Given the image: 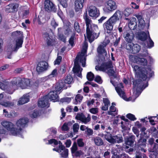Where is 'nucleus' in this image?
Returning a JSON list of instances; mask_svg holds the SVG:
<instances>
[{
    "label": "nucleus",
    "mask_w": 158,
    "mask_h": 158,
    "mask_svg": "<svg viewBox=\"0 0 158 158\" xmlns=\"http://www.w3.org/2000/svg\"><path fill=\"white\" fill-rule=\"evenodd\" d=\"M132 67L138 78L133 82L134 92L132 97L135 99L140 94L141 91L148 86V82L146 81L147 76L152 77L153 73L149 68L142 69L138 65L133 66Z\"/></svg>",
    "instance_id": "1"
},
{
    "label": "nucleus",
    "mask_w": 158,
    "mask_h": 158,
    "mask_svg": "<svg viewBox=\"0 0 158 158\" xmlns=\"http://www.w3.org/2000/svg\"><path fill=\"white\" fill-rule=\"evenodd\" d=\"M83 17L86 26L87 37L89 42L91 43L95 39H97L98 37L100 32H97L98 31L97 25L92 23V20L87 15V13H84Z\"/></svg>",
    "instance_id": "2"
},
{
    "label": "nucleus",
    "mask_w": 158,
    "mask_h": 158,
    "mask_svg": "<svg viewBox=\"0 0 158 158\" xmlns=\"http://www.w3.org/2000/svg\"><path fill=\"white\" fill-rule=\"evenodd\" d=\"M87 47V44L85 43L81 52L78 54L74 62V66L73 69V71L76 75L80 77H82L81 72L82 70L81 68L80 65L81 64L82 67H84L85 66Z\"/></svg>",
    "instance_id": "3"
},
{
    "label": "nucleus",
    "mask_w": 158,
    "mask_h": 158,
    "mask_svg": "<svg viewBox=\"0 0 158 158\" xmlns=\"http://www.w3.org/2000/svg\"><path fill=\"white\" fill-rule=\"evenodd\" d=\"M30 82V80L27 79H21L20 78H15L10 84V86L11 88L12 91L8 93L10 94H12L18 87L22 89L26 88L29 85Z\"/></svg>",
    "instance_id": "4"
},
{
    "label": "nucleus",
    "mask_w": 158,
    "mask_h": 158,
    "mask_svg": "<svg viewBox=\"0 0 158 158\" xmlns=\"http://www.w3.org/2000/svg\"><path fill=\"white\" fill-rule=\"evenodd\" d=\"M15 34H18L19 36V38L16 40V43H11L7 46V50L10 55L12 52L13 51H17V50L22 47L23 43V32L21 31H16L14 32ZM7 58L10 59L11 58V55L7 56Z\"/></svg>",
    "instance_id": "5"
},
{
    "label": "nucleus",
    "mask_w": 158,
    "mask_h": 158,
    "mask_svg": "<svg viewBox=\"0 0 158 158\" xmlns=\"http://www.w3.org/2000/svg\"><path fill=\"white\" fill-rule=\"evenodd\" d=\"M1 124L4 128L10 131V134L12 135H16L20 133L21 128L18 129L14 127V124L10 122L3 121L2 122Z\"/></svg>",
    "instance_id": "6"
},
{
    "label": "nucleus",
    "mask_w": 158,
    "mask_h": 158,
    "mask_svg": "<svg viewBox=\"0 0 158 158\" xmlns=\"http://www.w3.org/2000/svg\"><path fill=\"white\" fill-rule=\"evenodd\" d=\"M146 56V53H139L136 56H130V58L133 62H135L143 66H146L148 64V61L144 58Z\"/></svg>",
    "instance_id": "7"
},
{
    "label": "nucleus",
    "mask_w": 158,
    "mask_h": 158,
    "mask_svg": "<svg viewBox=\"0 0 158 158\" xmlns=\"http://www.w3.org/2000/svg\"><path fill=\"white\" fill-rule=\"evenodd\" d=\"M106 139L111 144L115 143H121L123 142V138L121 135H118L112 136L111 134L109 132H107L106 134L104 135Z\"/></svg>",
    "instance_id": "8"
},
{
    "label": "nucleus",
    "mask_w": 158,
    "mask_h": 158,
    "mask_svg": "<svg viewBox=\"0 0 158 158\" xmlns=\"http://www.w3.org/2000/svg\"><path fill=\"white\" fill-rule=\"evenodd\" d=\"M117 8L115 2L111 0H109L106 6L103 8V10L106 13H109L112 12L116 10Z\"/></svg>",
    "instance_id": "9"
},
{
    "label": "nucleus",
    "mask_w": 158,
    "mask_h": 158,
    "mask_svg": "<svg viewBox=\"0 0 158 158\" xmlns=\"http://www.w3.org/2000/svg\"><path fill=\"white\" fill-rule=\"evenodd\" d=\"M76 118L77 120H80L84 124H88L91 120V117L89 114H88L87 116L85 115L83 113H78L76 115Z\"/></svg>",
    "instance_id": "10"
},
{
    "label": "nucleus",
    "mask_w": 158,
    "mask_h": 158,
    "mask_svg": "<svg viewBox=\"0 0 158 158\" xmlns=\"http://www.w3.org/2000/svg\"><path fill=\"white\" fill-rule=\"evenodd\" d=\"M88 12L89 16L93 18L96 19L99 15V10L94 6H91L89 7Z\"/></svg>",
    "instance_id": "11"
},
{
    "label": "nucleus",
    "mask_w": 158,
    "mask_h": 158,
    "mask_svg": "<svg viewBox=\"0 0 158 158\" xmlns=\"http://www.w3.org/2000/svg\"><path fill=\"white\" fill-rule=\"evenodd\" d=\"M135 16L139 22L138 29L139 30H143L145 27V23L143 18V14L139 13L135 14Z\"/></svg>",
    "instance_id": "12"
},
{
    "label": "nucleus",
    "mask_w": 158,
    "mask_h": 158,
    "mask_svg": "<svg viewBox=\"0 0 158 158\" xmlns=\"http://www.w3.org/2000/svg\"><path fill=\"white\" fill-rule=\"evenodd\" d=\"M48 68V64L45 61H42L38 63L36 70L39 73H42L46 71Z\"/></svg>",
    "instance_id": "13"
},
{
    "label": "nucleus",
    "mask_w": 158,
    "mask_h": 158,
    "mask_svg": "<svg viewBox=\"0 0 158 158\" xmlns=\"http://www.w3.org/2000/svg\"><path fill=\"white\" fill-rule=\"evenodd\" d=\"M77 143L76 142H74L71 148V153L73 156L80 157L83 154V153L81 151L77 150Z\"/></svg>",
    "instance_id": "14"
},
{
    "label": "nucleus",
    "mask_w": 158,
    "mask_h": 158,
    "mask_svg": "<svg viewBox=\"0 0 158 158\" xmlns=\"http://www.w3.org/2000/svg\"><path fill=\"white\" fill-rule=\"evenodd\" d=\"M44 9L45 10L48 12L51 11L56 12V9L54 5L49 0H45L44 2Z\"/></svg>",
    "instance_id": "15"
},
{
    "label": "nucleus",
    "mask_w": 158,
    "mask_h": 158,
    "mask_svg": "<svg viewBox=\"0 0 158 158\" xmlns=\"http://www.w3.org/2000/svg\"><path fill=\"white\" fill-rule=\"evenodd\" d=\"M116 23L114 20L110 18L103 25L104 27L107 30L111 31L112 30L114 26Z\"/></svg>",
    "instance_id": "16"
},
{
    "label": "nucleus",
    "mask_w": 158,
    "mask_h": 158,
    "mask_svg": "<svg viewBox=\"0 0 158 158\" xmlns=\"http://www.w3.org/2000/svg\"><path fill=\"white\" fill-rule=\"evenodd\" d=\"M48 100L47 98V97L44 96L43 98H40L38 102V106L41 108L48 107L49 105L48 102Z\"/></svg>",
    "instance_id": "17"
},
{
    "label": "nucleus",
    "mask_w": 158,
    "mask_h": 158,
    "mask_svg": "<svg viewBox=\"0 0 158 158\" xmlns=\"http://www.w3.org/2000/svg\"><path fill=\"white\" fill-rule=\"evenodd\" d=\"M28 122V119L26 118L19 119L16 123V126L17 127L16 128L18 129H19V128H21L20 132L22 130V128L24 127Z\"/></svg>",
    "instance_id": "18"
},
{
    "label": "nucleus",
    "mask_w": 158,
    "mask_h": 158,
    "mask_svg": "<svg viewBox=\"0 0 158 158\" xmlns=\"http://www.w3.org/2000/svg\"><path fill=\"white\" fill-rule=\"evenodd\" d=\"M19 5L16 3H12L6 6L5 10L8 13L14 12L17 10Z\"/></svg>",
    "instance_id": "19"
},
{
    "label": "nucleus",
    "mask_w": 158,
    "mask_h": 158,
    "mask_svg": "<svg viewBox=\"0 0 158 158\" xmlns=\"http://www.w3.org/2000/svg\"><path fill=\"white\" fill-rule=\"evenodd\" d=\"M113 67L112 62L109 61L102 64L98 69L99 70L106 72L109 69L112 68Z\"/></svg>",
    "instance_id": "20"
},
{
    "label": "nucleus",
    "mask_w": 158,
    "mask_h": 158,
    "mask_svg": "<svg viewBox=\"0 0 158 158\" xmlns=\"http://www.w3.org/2000/svg\"><path fill=\"white\" fill-rule=\"evenodd\" d=\"M42 36L48 46L53 45L54 40L52 39V37L50 36L48 33L45 32L43 34Z\"/></svg>",
    "instance_id": "21"
},
{
    "label": "nucleus",
    "mask_w": 158,
    "mask_h": 158,
    "mask_svg": "<svg viewBox=\"0 0 158 158\" xmlns=\"http://www.w3.org/2000/svg\"><path fill=\"white\" fill-rule=\"evenodd\" d=\"M123 88V83H120L115 87V89L120 96L125 99V93L122 89Z\"/></svg>",
    "instance_id": "22"
},
{
    "label": "nucleus",
    "mask_w": 158,
    "mask_h": 158,
    "mask_svg": "<svg viewBox=\"0 0 158 158\" xmlns=\"http://www.w3.org/2000/svg\"><path fill=\"white\" fill-rule=\"evenodd\" d=\"M45 96L47 97V98L48 100V101H56L58 98L57 92L55 91L50 92L48 94Z\"/></svg>",
    "instance_id": "23"
},
{
    "label": "nucleus",
    "mask_w": 158,
    "mask_h": 158,
    "mask_svg": "<svg viewBox=\"0 0 158 158\" xmlns=\"http://www.w3.org/2000/svg\"><path fill=\"white\" fill-rule=\"evenodd\" d=\"M85 0H76L75 3V9L76 11L81 10L83 7V3Z\"/></svg>",
    "instance_id": "24"
},
{
    "label": "nucleus",
    "mask_w": 158,
    "mask_h": 158,
    "mask_svg": "<svg viewBox=\"0 0 158 158\" xmlns=\"http://www.w3.org/2000/svg\"><path fill=\"white\" fill-rule=\"evenodd\" d=\"M60 152L61 156L63 158H67L68 156L69 150L65 148L64 146H61L59 147Z\"/></svg>",
    "instance_id": "25"
},
{
    "label": "nucleus",
    "mask_w": 158,
    "mask_h": 158,
    "mask_svg": "<svg viewBox=\"0 0 158 158\" xmlns=\"http://www.w3.org/2000/svg\"><path fill=\"white\" fill-rule=\"evenodd\" d=\"M123 14L119 10H117L114 15L110 17L111 19L116 23L118 20L121 19L122 17Z\"/></svg>",
    "instance_id": "26"
},
{
    "label": "nucleus",
    "mask_w": 158,
    "mask_h": 158,
    "mask_svg": "<svg viewBox=\"0 0 158 158\" xmlns=\"http://www.w3.org/2000/svg\"><path fill=\"white\" fill-rule=\"evenodd\" d=\"M134 34L131 31L124 35L125 40L128 43H131L134 38Z\"/></svg>",
    "instance_id": "27"
},
{
    "label": "nucleus",
    "mask_w": 158,
    "mask_h": 158,
    "mask_svg": "<svg viewBox=\"0 0 158 158\" xmlns=\"http://www.w3.org/2000/svg\"><path fill=\"white\" fill-rule=\"evenodd\" d=\"M30 96L28 94L23 95L18 101V104L19 105L24 104L29 101Z\"/></svg>",
    "instance_id": "28"
},
{
    "label": "nucleus",
    "mask_w": 158,
    "mask_h": 158,
    "mask_svg": "<svg viewBox=\"0 0 158 158\" xmlns=\"http://www.w3.org/2000/svg\"><path fill=\"white\" fill-rule=\"evenodd\" d=\"M136 37L138 39L143 41H145L148 38L147 34L143 31L138 32Z\"/></svg>",
    "instance_id": "29"
},
{
    "label": "nucleus",
    "mask_w": 158,
    "mask_h": 158,
    "mask_svg": "<svg viewBox=\"0 0 158 158\" xmlns=\"http://www.w3.org/2000/svg\"><path fill=\"white\" fill-rule=\"evenodd\" d=\"M99 123H101V128L103 130L106 129L107 131V132H109L110 133V131L112 130V128L108 125V123L106 122H104L101 123L100 122H99Z\"/></svg>",
    "instance_id": "30"
},
{
    "label": "nucleus",
    "mask_w": 158,
    "mask_h": 158,
    "mask_svg": "<svg viewBox=\"0 0 158 158\" xmlns=\"http://www.w3.org/2000/svg\"><path fill=\"white\" fill-rule=\"evenodd\" d=\"M135 139V136L134 135H131L127 138L125 140V143L126 145L131 146L133 145Z\"/></svg>",
    "instance_id": "31"
},
{
    "label": "nucleus",
    "mask_w": 158,
    "mask_h": 158,
    "mask_svg": "<svg viewBox=\"0 0 158 158\" xmlns=\"http://www.w3.org/2000/svg\"><path fill=\"white\" fill-rule=\"evenodd\" d=\"M108 114L115 116L118 114V110L116 107L113 106H111L110 108V110L107 112Z\"/></svg>",
    "instance_id": "32"
},
{
    "label": "nucleus",
    "mask_w": 158,
    "mask_h": 158,
    "mask_svg": "<svg viewBox=\"0 0 158 158\" xmlns=\"http://www.w3.org/2000/svg\"><path fill=\"white\" fill-rule=\"evenodd\" d=\"M94 140L95 144L98 146H100L103 145L104 142L102 139L100 137H96L94 138Z\"/></svg>",
    "instance_id": "33"
},
{
    "label": "nucleus",
    "mask_w": 158,
    "mask_h": 158,
    "mask_svg": "<svg viewBox=\"0 0 158 158\" xmlns=\"http://www.w3.org/2000/svg\"><path fill=\"white\" fill-rule=\"evenodd\" d=\"M104 45L101 44L98 46L97 48V52L100 54H104L106 55L107 54L106 51V50Z\"/></svg>",
    "instance_id": "34"
},
{
    "label": "nucleus",
    "mask_w": 158,
    "mask_h": 158,
    "mask_svg": "<svg viewBox=\"0 0 158 158\" xmlns=\"http://www.w3.org/2000/svg\"><path fill=\"white\" fill-rule=\"evenodd\" d=\"M64 84L63 81H59L56 85V86L55 87L56 91L59 92L64 87Z\"/></svg>",
    "instance_id": "35"
},
{
    "label": "nucleus",
    "mask_w": 158,
    "mask_h": 158,
    "mask_svg": "<svg viewBox=\"0 0 158 158\" xmlns=\"http://www.w3.org/2000/svg\"><path fill=\"white\" fill-rule=\"evenodd\" d=\"M135 20V18L133 19L132 20H131L129 23L128 26L131 29L134 30L136 28L137 24Z\"/></svg>",
    "instance_id": "36"
},
{
    "label": "nucleus",
    "mask_w": 158,
    "mask_h": 158,
    "mask_svg": "<svg viewBox=\"0 0 158 158\" xmlns=\"http://www.w3.org/2000/svg\"><path fill=\"white\" fill-rule=\"evenodd\" d=\"M140 138L138 141L139 147H146V142L147 140L145 139H142V138L143 137L142 136H140Z\"/></svg>",
    "instance_id": "37"
},
{
    "label": "nucleus",
    "mask_w": 158,
    "mask_h": 158,
    "mask_svg": "<svg viewBox=\"0 0 158 158\" xmlns=\"http://www.w3.org/2000/svg\"><path fill=\"white\" fill-rule=\"evenodd\" d=\"M148 37L147 40H146L147 46L148 48H151L154 46V42L151 39L149 35V32H148Z\"/></svg>",
    "instance_id": "38"
},
{
    "label": "nucleus",
    "mask_w": 158,
    "mask_h": 158,
    "mask_svg": "<svg viewBox=\"0 0 158 158\" xmlns=\"http://www.w3.org/2000/svg\"><path fill=\"white\" fill-rule=\"evenodd\" d=\"M140 50V46L137 44H133L132 52L133 53H138Z\"/></svg>",
    "instance_id": "39"
},
{
    "label": "nucleus",
    "mask_w": 158,
    "mask_h": 158,
    "mask_svg": "<svg viewBox=\"0 0 158 158\" xmlns=\"http://www.w3.org/2000/svg\"><path fill=\"white\" fill-rule=\"evenodd\" d=\"M83 98V96L81 95L80 94H77L75 98L74 104L77 105L79 104Z\"/></svg>",
    "instance_id": "40"
},
{
    "label": "nucleus",
    "mask_w": 158,
    "mask_h": 158,
    "mask_svg": "<svg viewBox=\"0 0 158 158\" xmlns=\"http://www.w3.org/2000/svg\"><path fill=\"white\" fill-rule=\"evenodd\" d=\"M19 16L24 19L27 17L29 12L27 10H24L19 11Z\"/></svg>",
    "instance_id": "41"
},
{
    "label": "nucleus",
    "mask_w": 158,
    "mask_h": 158,
    "mask_svg": "<svg viewBox=\"0 0 158 158\" xmlns=\"http://www.w3.org/2000/svg\"><path fill=\"white\" fill-rule=\"evenodd\" d=\"M73 80V78L70 75H67L64 81V84L65 83L67 84H70L72 83Z\"/></svg>",
    "instance_id": "42"
},
{
    "label": "nucleus",
    "mask_w": 158,
    "mask_h": 158,
    "mask_svg": "<svg viewBox=\"0 0 158 158\" xmlns=\"http://www.w3.org/2000/svg\"><path fill=\"white\" fill-rule=\"evenodd\" d=\"M71 123L70 122L65 123L61 127V129L63 131H67L69 129L68 126L70 125Z\"/></svg>",
    "instance_id": "43"
},
{
    "label": "nucleus",
    "mask_w": 158,
    "mask_h": 158,
    "mask_svg": "<svg viewBox=\"0 0 158 158\" xmlns=\"http://www.w3.org/2000/svg\"><path fill=\"white\" fill-rule=\"evenodd\" d=\"M0 104L5 107H9L14 105V103L10 102H1Z\"/></svg>",
    "instance_id": "44"
},
{
    "label": "nucleus",
    "mask_w": 158,
    "mask_h": 158,
    "mask_svg": "<svg viewBox=\"0 0 158 158\" xmlns=\"http://www.w3.org/2000/svg\"><path fill=\"white\" fill-rule=\"evenodd\" d=\"M58 74V73L57 71V69H55L52 71L51 73L49 75V76L52 79L53 77H56Z\"/></svg>",
    "instance_id": "45"
},
{
    "label": "nucleus",
    "mask_w": 158,
    "mask_h": 158,
    "mask_svg": "<svg viewBox=\"0 0 158 158\" xmlns=\"http://www.w3.org/2000/svg\"><path fill=\"white\" fill-rule=\"evenodd\" d=\"M74 27L75 30L78 33H79L81 32V29L80 28L79 24L77 22H75L74 24Z\"/></svg>",
    "instance_id": "46"
},
{
    "label": "nucleus",
    "mask_w": 158,
    "mask_h": 158,
    "mask_svg": "<svg viewBox=\"0 0 158 158\" xmlns=\"http://www.w3.org/2000/svg\"><path fill=\"white\" fill-rule=\"evenodd\" d=\"M59 53H58L57 54L58 56L54 62V65L59 64L61 61L62 57L59 56Z\"/></svg>",
    "instance_id": "47"
},
{
    "label": "nucleus",
    "mask_w": 158,
    "mask_h": 158,
    "mask_svg": "<svg viewBox=\"0 0 158 158\" xmlns=\"http://www.w3.org/2000/svg\"><path fill=\"white\" fill-rule=\"evenodd\" d=\"M132 13V10L130 8H127L124 12V15L126 16H128Z\"/></svg>",
    "instance_id": "48"
},
{
    "label": "nucleus",
    "mask_w": 158,
    "mask_h": 158,
    "mask_svg": "<svg viewBox=\"0 0 158 158\" xmlns=\"http://www.w3.org/2000/svg\"><path fill=\"white\" fill-rule=\"evenodd\" d=\"M94 75V74L91 72H89L87 75V79L89 81H91L93 80Z\"/></svg>",
    "instance_id": "49"
},
{
    "label": "nucleus",
    "mask_w": 158,
    "mask_h": 158,
    "mask_svg": "<svg viewBox=\"0 0 158 158\" xmlns=\"http://www.w3.org/2000/svg\"><path fill=\"white\" fill-rule=\"evenodd\" d=\"M98 108H92L89 110V111L93 114H97L98 112Z\"/></svg>",
    "instance_id": "50"
},
{
    "label": "nucleus",
    "mask_w": 158,
    "mask_h": 158,
    "mask_svg": "<svg viewBox=\"0 0 158 158\" xmlns=\"http://www.w3.org/2000/svg\"><path fill=\"white\" fill-rule=\"evenodd\" d=\"M60 4L64 8H66L68 6L67 3L68 0H58Z\"/></svg>",
    "instance_id": "51"
},
{
    "label": "nucleus",
    "mask_w": 158,
    "mask_h": 158,
    "mask_svg": "<svg viewBox=\"0 0 158 158\" xmlns=\"http://www.w3.org/2000/svg\"><path fill=\"white\" fill-rule=\"evenodd\" d=\"M79 126L78 123H74L73 126V130L74 132L76 133L78 131Z\"/></svg>",
    "instance_id": "52"
},
{
    "label": "nucleus",
    "mask_w": 158,
    "mask_h": 158,
    "mask_svg": "<svg viewBox=\"0 0 158 158\" xmlns=\"http://www.w3.org/2000/svg\"><path fill=\"white\" fill-rule=\"evenodd\" d=\"M39 115L38 111L37 110L32 112L30 114V116L32 118H35Z\"/></svg>",
    "instance_id": "53"
},
{
    "label": "nucleus",
    "mask_w": 158,
    "mask_h": 158,
    "mask_svg": "<svg viewBox=\"0 0 158 158\" xmlns=\"http://www.w3.org/2000/svg\"><path fill=\"white\" fill-rule=\"evenodd\" d=\"M127 117L129 119L132 121H134L136 119L135 115L130 113L127 114Z\"/></svg>",
    "instance_id": "54"
},
{
    "label": "nucleus",
    "mask_w": 158,
    "mask_h": 158,
    "mask_svg": "<svg viewBox=\"0 0 158 158\" xmlns=\"http://www.w3.org/2000/svg\"><path fill=\"white\" fill-rule=\"evenodd\" d=\"M110 40L108 37H106L105 38L104 40L102 43H101V44L104 45V46L106 47L110 43Z\"/></svg>",
    "instance_id": "55"
},
{
    "label": "nucleus",
    "mask_w": 158,
    "mask_h": 158,
    "mask_svg": "<svg viewBox=\"0 0 158 158\" xmlns=\"http://www.w3.org/2000/svg\"><path fill=\"white\" fill-rule=\"evenodd\" d=\"M85 132L86 133L87 135L89 136L93 135V131L92 129L88 127L85 131Z\"/></svg>",
    "instance_id": "56"
},
{
    "label": "nucleus",
    "mask_w": 158,
    "mask_h": 158,
    "mask_svg": "<svg viewBox=\"0 0 158 158\" xmlns=\"http://www.w3.org/2000/svg\"><path fill=\"white\" fill-rule=\"evenodd\" d=\"M77 143L78 146L79 147H82L84 146V143L83 142V140L81 139H78L77 140Z\"/></svg>",
    "instance_id": "57"
},
{
    "label": "nucleus",
    "mask_w": 158,
    "mask_h": 158,
    "mask_svg": "<svg viewBox=\"0 0 158 158\" xmlns=\"http://www.w3.org/2000/svg\"><path fill=\"white\" fill-rule=\"evenodd\" d=\"M51 24L54 29L58 26V24L56 22L55 20L53 19L51 20Z\"/></svg>",
    "instance_id": "58"
},
{
    "label": "nucleus",
    "mask_w": 158,
    "mask_h": 158,
    "mask_svg": "<svg viewBox=\"0 0 158 158\" xmlns=\"http://www.w3.org/2000/svg\"><path fill=\"white\" fill-rule=\"evenodd\" d=\"M106 72L110 76H113L114 73V70L112 68L109 69Z\"/></svg>",
    "instance_id": "59"
},
{
    "label": "nucleus",
    "mask_w": 158,
    "mask_h": 158,
    "mask_svg": "<svg viewBox=\"0 0 158 158\" xmlns=\"http://www.w3.org/2000/svg\"><path fill=\"white\" fill-rule=\"evenodd\" d=\"M94 80L96 82L99 84H101L102 82V80L101 77L99 76H97L95 77Z\"/></svg>",
    "instance_id": "60"
},
{
    "label": "nucleus",
    "mask_w": 158,
    "mask_h": 158,
    "mask_svg": "<svg viewBox=\"0 0 158 158\" xmlns=\"http://www.w3.org/2000/svg\"><path fill=\"white\" fill-rule=\"evenodd\" d=\"M121 127L122 129L124 130H126L127 129V123L125 122L122 121L121 123Z\"/></svg>",
    "instance_id": "61"
},
{
    "label": "nucleus",
    "mask_w": 158,
    "mask_h": 158,
    "mask_svg": "<svg viewBox=\"0 0 158 158\" xmlns=\"http://www.w3.org/2000/svg\"><path fill=\"white\" fill-rule=\"evenodd\" d=\"M65 68L64 65L61 66L59 71V73L61 74H63L65 72Z\"/></svg>",
    "instance_id": "62"
},
{
    "label": "nucleus",
    "mask_w": 158,
    "mask_h": 158,
    "mask_svg": "<svg viewBox=\"0 0 158 158\" xmlns=\"http://www.w3.org/2000/svg\"><path fill=\"white\" fill-rule=\"evenodd\" d=\"M59 39L60 40L62 41L63 42H66V39L63 34H58Z\"/></svg>",
    "instance_id": "63"
},
{
    "label": "nucleus",
    "mask_w": 158,
    "mask_h": 158,
    "mask_svg": "<svg viewBox=\"0 0 158 158\" xmlns=\"http://www.w3.org/2000/svg\"><path fill=\"white\" fill-rule=\"evenodd\" d=\"M53 143L54 145H56L58 144V142L54 139H52L48 141V144H51Z\"/></svg>",
    "instance_id": "64"
}]
</instances>
